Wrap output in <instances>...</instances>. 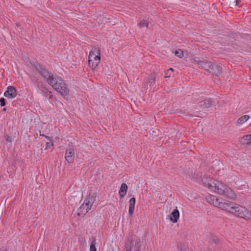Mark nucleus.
Instances as JSON below:
<instances>
[{
	"label": "nucleus",
	"instance_id": "1",
	"mask_svg": "<svg viewBox=\"0 0 251 251\" xmlns=\"http://www.w3.org/2000/svg\"><path fill=\"white\" fill-rule=\"evenodd\" d=\"M206 200L209 203L237 217L246 220H251V211L238 204L222 198H218L212 195L208 196Z\"/></svg>",
	"mask_w": 251,
	"mask_h": 251
},
{
	"label": "nucleus",
	"instance_id": "2",
	"mask_svg": "<svg viewBox=\"0 0 251 251\" xmlns=\"http://www.w3.org/2000/svg\"><path fill=\"white\" fill-rule=\"evenodd\" d=\"M202 181L203 184L214 192L225 196L230 199L234 200L236 199V193L226 184L211 177L203 178Z\"/></svg>",
	"mask_w": 251,
	"mask_h": 251
},
{
	"label": "nucleus",
	"instance_id": "3",
	"mask_svg": "<svg viewBox=\"0 0 251 251\" xmlns=\"http://www.w3.org/2000/svg\"><path fill=\"white\" fill-rule=\"evenodd\" d=\"M48 83L63 97L69 95L70 90L64 80L60 77L52 75L48 78Z\"/></svg>",
	"mask_w": 251,
	"mask_h": 251
},
{
	"label": "nucleus",
	"instance_id": "4",
	"mask_svg": "<svg viewBox=\"0 0 251 251\" xmlns=\"http://www.w3.org/2000/svg\"><path fill=\"white\" fill-rule=\"evenodd\" d=\"M89 66L93 70H96L100 61V50L99 47H94L89 52L88 56Z\"/></svg>",
	"mask_w": 251,
	"mask_h": 251
},
{
	"label": "nucleus",
	"instance_id": "5",
	"mask_svg": "<svg viewBox=\"0 0 251 251\" xmlns=\"http://www.w3.org/2000/svg\"><path fill=\"white\" fill-rule=\"evenodd\" d=\"M94 198L91 196L87 197L85 199L83 203L78 208V215H85L88 212V211L91 209L92 205L94 203Z\"/></svg>",
	"mask_w": 251,
	"mask_h": 251
},
{
	"label": "nucleus",
	"instance_id": "6",
	"mask_svg": "<svg viewBox=\"0 0 251 251\" xmlns=\"http://www.w3.org/2000/svg\"><path fill=\"white\" fill-rule=\"evenodd\" d=\"M156 74L153 72L151 73L148 77L146 78L144 80V86L145 87H148V86H153L156 82Z\"/></svg>",
	"mask_w": 251,
	"mask_h": 251
},
{
	"label": "nucleus",
	"instance_id": "7",
	"mask_svg": "<svg viewBox=\"0 0 251 251\" xmlns=\"http://www.w3.org/2000/svg\"><path fill=\"white\" fill-rule=\"evenodd\" d=\"M188 176L189 178L193 181L199 182H202V180L203 178H210L209 177L203 176V175L201 172L191 173L188 175Z\"/></svg>",
	"mask_w": 251,
	"mask_h": 251
},
{
	"label": "nucleus",
	"instance_id": "8",
	"mask_svg": "<svg viewBox=\"0 0 251 251\" xmlns=\"http://www.w3.org/2000/svg\"><path fill=\"white\" fill-rule=\"evenodd\" d=\"M35 69L40 75L46 78L47 80L48 78H49L50 75H53L52 74H50L49 72L40 64H37L35 66Z\"/></svg>",
	"mask_w": 251,
	"mask_h": 251
},
{
	"label": "nucleus",
	"instance_id": "9",
	"mask_svg": "<svg viewBox=\"0 0 251 251\" xmlns=\"http://www.w3.org/2000/svg\"><path fill=\"white\" fill-rule=\"evenodd\" d=\"M17 90L16 88L12 86H8L7 90L4 93V96L9 99L15 98L17 96Z\"/></svg>",
	"mask_w": 251,
	"mask_h": 251
},
{
	"label": "nucleus",
	"instance_id": "10",
	"mask_svg": "<svg viewBox=\"0 0 251 251\" xmlns=\"http://www.w3.org/2000/svg\"><path fill=\"white\" fill-rule=\"evenodd\" d=\"M65 160L69 163H72L75 160V152L73 149H68L65 152Z\"/></svg>",
	"mask_w": 251,
	"mask_h": 251
},
{
	"label": "nucleus",
	"instance_id": "11",
	"mask_svg": "<svg viewBox=\"0 0 251 251\" xmlns=\"http://www.w3.org/2000/svg\"><path fill=\"white\" fill-rule=\"evenodd\" d=\"M222 67L219 65L213 63V66H211V69L209 70V72L218 75L222 73Z\"/></svg>",
	"mask_w": 251,
	"mask_h": 251
},
{
	"label": "nucleus",
	"instance_id": "12",
	"mask_svg": "<svg viewBox=\"0 0 251 251\" xmlns=\"http://www.w3.org/2000/svg\"><path fill=\"white\" fill-rule=\"evenodd\" d=\"M241 145H249L251 143V134L245 135L239 139Z\"/></svg>",
	"mask_w": 251,
	"mask_h": 251
},
{
	"label": "nucleus",
	"instance_id": "13",
	"mask_svg": "<svg viewBox=\"0 0 251 251\" xmlns=\"http://www.w3.org/2000/svg\"><path fill=\"white\" fill-rule=\"evenodd\" d=\"M179 217V212L176 208L171 212L170 216V220L173 223H176L177 222V220Z\"/></svg>",
	"mask_w": 251,
	"mask_h": 251
},
{
	"label": "nucleus",
	"instance_id": "14",
	"mask_svg": "<svg viewBox=\"0 0 251 251\" xmlns=\"http://www.w3.org/2000/svg\"><path fill=\"white\" fill-rule=\"evenodd\" d=\"M135 202L136 199L134 197H132L129 200L128 213L130 216H132L134 213Z\"/></svg>",
	"mask_w": 251,
	"mask_h": 251
},
{
	"label": "nucleus",
	"instance_id": "15",
	"mask_svg": "<svg viewBox=\"0 0 251 251\" xmlns=\"http://www.w3.org/2000/svg\"><path fill=\"white\" fill-rule=\"evenodd\" d=\"M199 105L202 108H207L209 107L211 105L210 99H206L199 102Z\"/></svg>",
	"mask_w": 251,
	"mask_h": 251
},
{
	"label": "nucleus",
	"instance_id": "16",
	"mask_svg": "<svg viewBox=\"0 0 251 251\" xmlns=\"http://www.w3.org/2000/svg\"><path fill=\"white\" fill-rule=\"evenodd\" d=\"M127 186L126 183H123L122 184L119 192V194L121 198H123L126 195L127 192Z\"/></svg>",
	"mask_w": 251,
	"mask_h": 251
},
{
	"label": "nucleus",
	"instance_id": "17",
	"mask_svg": "<svg viewBox=\"0 0 251 251\" xmlns=\"http://www.w3.org/2000/svg\"><path fill=\"white\" fill-rule=\"evenodd\" d=\"M250 118V116L245 115L240 117L237 121V125H242L247 122Z\"/></svg>",
	"mask_w": 251,
	"mask_h": 251
},
{
	"label": "nucleus",
	"instance_id": "18",
	"mask_svg": "<svg viewBox=\"0 0 251 251\" xmlns=\"http://www.w3.org/2000/svg\"><path fill=\"white\" fill-rule=\"evenodd\" d=\"M132 243V235L129 236L127 238V240L125 244V250H131V245Z\"/></svg>",
	"mask_w": 251,
	"mask_h": 251
},
{
	"label": "nucleus",
	"instance_id": "19",
	"mask_svg": "<svg viewBox=\"0 0 251 251\" xmlns=\"http://www.w3.org/2000/svg\"><path fill=\"white\" fill-rule=\"evenodd\" d=\"M192 60L194 61L195 62H196L198 65H201V68L202 67V66L205 64V63L206 62V61H207V60H201L198 57L194 58L192 59Z\"/></svg>",
	"mask_w": 251,
	"mask_h": 251
},
{
	"label": "nucleus",
	"instance_id": "20",
	"mask_svg": "<svg viewBox=\"0 0 251 251\" xmlns=\"http://www.w3.org/2000/svg\"><path fill=\"white\" fill-rule=\"evenodd\" d=\"M211 66H213V63L207 60L205 64L202 66V69L209 72V70L211 69Z\"/></svg>",
	"mask_w": 251,
	"mask_h": 251
},
{
	"label": "nucleus",
	"instance_id": "21",
	"mask_svg": "<svg viewBox=\"0 0 251 251\" xmlns=\"http://www.w3.org/2000/svg\"><path fill=\"white\" fill-rule=\"evenodd\" d=\"M138 25L140 27H148L149 26V23L146 20H143L141 21L139 24H138Z\"/></svg>",
	"mask_w": 251,
	"mask_h": 251
},
{
	"label": "nucleus",
	"instance_id": "22",
	"mask_svg": "<svg viewBox=\"0 0 251 251\" xmlns=\"http://www.w3.org/2000/svg\"><path fill=\"white\" fill-rule=\"evenodd\" d=\"M174 53L176 56L178 57L179 58H182L183 56V51L180 49L176 50L174 52Z\"/></svg>",
	"mask_w": 251,
	"mask_h": 251
},
{
	"label": "nucleus",
	"instance_id": "23",
	"mask_svg": "<svg viewBox=\"0 0 251 251\" xmlns=\"http://www.w3.org/2000/svg\"><path fill=\"white\" fill-rule=\"evenodd\" d=\"M93 241L90 245V251H97L96 248V239L95 238H92Z\"/></svg>",
	"mask_w": 251,
	"mask_h": 251
},
{
	"label": "nucleus",
	"instance_id": "24",
	"mask_svg": "<svg viewBox=\"0 0 251 251\" xmlns=\"http://www.w3.org/2000/svg\"><path fill=\"white\" fill-rule=\"evenodd\" d=\"M179 248L180 251H186L187 247L182 244H180L179 245Z\"/></svg>",
	"mask_w": 251,
	"mask_h": 251
},
{
	"label": "nucleus",
	"instance_id": "25",
	"mask_svg": "<svg viewBox=\"0 0 251 251\" xmlns=\"http://www.w3.org/2000/svg\"><path fill=\"white\" fill-rule=\"evenodd\" d=\"M171 75V72H170V70H166L165 72V78L169 77Z\"/></svg>",
	"mask_w": 251,
	"mask_h": 251
},
{
	"label": "nucleus",
	"instance_id": "26",
	"mask_svg": "<svg viewBox=\"0 0 251 251\" xmlns=\"http://www.w3.org/2000/svg\"><path fill=\"white\" fill-rule=\"evenodd\" d=\"M51 142H47L46 143V149H48V148H50L51 147L53 146V144L52 143V140H51Z\"/></svg>",
	"mask_w": 251,
	"mask_h": 251
},
{
	"label": "nucleus",
	"instance_id": "27",
	"mask_svg": "<svg viewBox=\"0 0 251 251\" xmlns=\"http://www.w3.org/2000/svg\"><path fill=\"white\" fill-rule=\"evenodd\" d=\"M0 106H4L5 105V100L3 98L0 99Z\"/></svg>",
	"mask_w": 251,
	"mask_h": 251
},
{
	"label": "nucleus",
	"instance_id": "28",
	"mask_svg": "<svg viewBox=\"0 0 251 251\" xmlns=\"http://www.w3.org/2000/svg\"><path fill=\"white\" fill-rule=\"evenodd\" d=\"M40 136H43L45 137V138H46L47 139H49L50 141H51L52 138L48 136H46L44 134H40Z\"/></svg>",
	"mask_w": 251,
	"mask_h": 251
},
{
	"label": "nucleus",
	"instance_id": "29",
	"mask_svg": "<svg viewBox=\"0 0 251 251\" xmlns=\"http://www.w3.org/2000/svg\"><path fill=\"white\" fill-rule=\"evenodd\" d=\"M6 140L7 142H11V138H10L9 137H8L6 138Z\"/></svg>",
	"mask_w": 251,
	"mask_h": 251
},
{
	"label": "nucleus",
	"instance_id": "30",
	"mask_svg": "<svg viewBox=\"0 0 251 251\" xmlns=\"http://www.w3.org/2000/svg\"><path fill=\"white\" fill-rule=\"evenodd\" d=\"M168 70H170V72H173L174 71V69L172 68H170L169 69H168Z\"/></svg>",
	"mask_w": 251,
	"mask_h": 251
},
{
	"label": "nucleus",
	"instance_id": "31",
	"mask_svg": "<svg viewBox=\"0 0 251 251\" xmlns=\"http://www.w3.org/2000/svg\"><path fill=\"white\" fill-rule=\"evenodd\" d=\"M240 0H236V4H238Z\"/></svg>",
	"mask_w": 251,
	"mask_h": 251
},
{
	"label": "nucleus",
	"instance_id": "32",
	"mask_svg": "<svg viewBox=\"0 0 251 251\" xmlns=\"http://www.w3.org/2000/svg\"><path fill=\"white\" fill-rule=\"evenodd\" d=\"M16 25H17V26H19L20 25V23H17L16 24Z\"/></svg>",
	"mask_w": 251,
	"mask_h": 251
},
{
	"label": "nucleus",
	"instance_id": "33",
	"mask_svg": "<svg viewBox=\"0 0 251 251\" xmlns=\"http://www.w3.org/2000/svg\"><path fill=\"white\" fill-rule=\"evenodd\" d=\"M126 251H131V250L126 249Z\"/></svg>",
	"mask_w": 251,
	"mask_h": 251
},
{
	"label": "nucleus",
	"instance_id": "34",
	"mask_svg": "<svg viewBox=\"0 0 251 251\" xmlns=\"http://www.w3.org/2000/svg\"><path fill=\"white\" fill-rule=\"evenodd\" d=\"M3 111H5L6 110V108H3Z\"/></svg>",
	"mask_w": 251,
	"mask_h": 251
}]
</instances>
